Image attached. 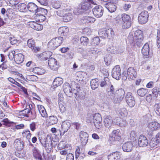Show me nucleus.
<instances>
[{
  "instance_id": "1",
  "label": "nucleus",
  "mask_w": 160,
  "mask_h": 160,
  "mask_svg": "<svg viewBox=\"0 0 160 160\" xmlns=\"http://www.w3.org/2000/svg\"><path fill=\"white\" fill-rule=\"evenodd\" d=\"M77 80L78 82V83H77L78 86L76 87V90L75 89L73 90V93L75 94V97L77 100L83 99L85 97V94L83 91L80 89L79 85L83 82V81L82 79L78 80V79H77Z\"/></svg>"
},
{
  "instance_id": "2",
  "label": "nucleus",
  "mask_w": 160,
  "mask_h": 160,
  "mask_svg": "<svg viewBox=\"0 0 160 160\" xmlns=\"http://www.w3.org/2000/svg\"><path fill=\"white\" fill-rule=\"evenodd\" d=\"M40 142L42 146L45 148L47 152L48 153H50L51 149L54 147L51 137L49 135H47L46 138L44 139L43 142H42L41 140Z\"/></svg>"
},
{
  "instance_id": "3",
  "label": "nucleus",
  "mask_w": 160,
  "mask_h": 160,
  "mask_svg": "<svg viewBox=\"0 0 160 160\" xmlns=\"http://www.w3.org/2000/svg\"><path fill=\"white\" fill-rule=\"evenodd\" d=\"M63 41V38L61 37H58L54 38L49 42L48 45L51 47L52 49H54L59 46Z\"/></svg>"
},
{
  "instance_id": "4",
  "label": "nucleus",
  "mask_w": 160,
  "mask_h": 160,
  "mask_svg": "<svg viewBox=\"0 0 160 160\" xmlns=\"http://www.w3.org/2000/svg\"><path fill=\"white\" fill-rule=\"evenodd\" d=\"M147 133L148 134L152 136L154 131L158 130L160 128V124L156 122H152L149 123Z\"/></svg>"
},
{
  "instance_id": "5",
  "label": "nucleus",
  "mask_w": 160,
  "mask_h": 160,
  "mask_svg": "<svg viewBox=\"0 0 160 160\" xmlns=\"http://www.w3.org/2000/svg\"><path fill=\"white\" fill-rule=\"evenodd\" d=\"M122 28L123 29H127L131 26V18L129 15L126 14L121 15Z\"/></svg>"
},
{
  "instance_id": "6",
  "label": "nucleus",
  "mask_w": 160,
  "mask_h": 160,
  "mask_svg": "<svg viewBox=\"0 0 160 160\" xmlns=\"http://www.w3.org/2000/svg\"><path fill=\"white\" fill-rule=\"evenodd\" d=\"M92 8V6L90 4V3L86 2L82 3L81 6V11L78 12H77L78 10H74L73 12L75 14L78 15L80 14L81 13L84 12L85 11H88Z\"/></svg>"
},
{
  "instance_id": "7",
  "label": "nucleus",
  "mask_w": 160,
  "mask_h": 160,
  "mask_svg": "<svg viewBox=\"0 0 160 160\" xmlns=\"http://www.w3.org/2000/svg\"><path fill=\"white\" fill-rule=\"evenodd\" d=\"M52 55V53L51 52L48 51L37 54L36 55L38 59L41 61H45L49 59Z\"/></svg>"
},
{
  "instance_id": "8",
  "label": "nucleus",
  "mask_w": 160,
  "mask_h": 160,
  "mask_svg": "<svg viewBox=\"0 0 160 160\" xmlns=\"http://www.w3.org/2000/svg\"><path fill=\"white\" fill-rule=\"evenodd\" d=\"M125 99L127 103L130 107H132L135 105V99L131 93L128 92L126 94Z\"/></svg>"
},
{
  "instance_id": "9",
  "label": "nucleus",
  "mask_w": 160,
  "mask_h": 160,
  "mask_svg": "<svg viewBox=\"0 0 160 160\" xmlns=\"http://www.w3.org/2000/svg\"><path fill=\"white\" fill-rule=\"evenodd\" d=\"M93 122L95 127L99 129L101 127L102 118L101 115L99 113H95L93 116Z\"/></svg>"
},
{
  "instance_id": "10",
  "label": "nucleus",
  "mask_w": 160,
  "mask_h": 160,
  "mask_svg": "<svg viewBox=\"0 0 160 160\" xmlns=\"http://www.w3.org/2000/svg\"><path fill=\"white\" fill-rule=\"evenodd\" d=\"M113 78L116 80H119L121 78V69L119 66H116L113 68L112 72Z\"/></svg>"
},
{
  "instance_id": "11",
  "label": "nucleus",
  "mask_w": 160,
  "mask_h": 160,
  "mask_svg": "<svg viewBox=\"0 0 160 160\" xmlns=\"http://www.w3.org/2000/svg\"><path fill=\"white\" fill-rule=\"evenodd\" d=\"M93 15L96 18L101 17L103 14V8L100 6H96L92 9Z\"/></svg>"
},
{
  "instance_id": "12",
  "label": "nucleus",
  "mask_w": 160,
  "mask_h": 160,
  "mask_svg": "<svg viewBox=\"0 0 160 160\" xmlns=\"http://www.w3.org/2000/svg\"><path fill=\"white\" fill-rule=\"evenodd\" d=\"M148 141L146 137L143 135H140L138 139V144L140 147H145L148 146Z\"/></svg>"
},
{
  "instance_id": "13",
  "label": "nucleus",
  "mask_w": 160,
  "mask_h": 160,
  "mask_svg": "<svg viewBox=\"0 0 160 160\" xmlns=\"http://www.w3.org/2000/svg\"><path fill=\"white\" fill-rule=\"evenodd\" d=\"M111 87L112 88L111 89L114 90V95H116L118 97V98L120 99V100H122L125 94V92L124 90L122 88L116 90L114 88L113 86L112 85H111Z\"/></svg>"
},
{
  "instance_id": "14",
  "label": "nucleus",
  "mask_w": 160,
  "mask_h": 160,
  "mask_svg": "<svg viewBox=\"0 0 160 160\" xmlns=\"http://www.w3.org/2000/svg\"><path fill=\"white\" fill-rule=\"evenodd\" d=\"M14 146L18 151L22 150L24 147V142L20 138H18L15 140Z\"/></svg>"
},
{
  "instance_id": "15",
  "label": "nucleus",
  "mask_w": 160,
  "mask_h": 160,
  "mask_svg": "<svg viewBox=\"0 0 160 160\" xmlns=\"http://www.w3.org/2000/svg\"><path fill=\"white\" fill-rule=\"evenodd\" d=\"M63 91L66 95L69 97L72 96L73 93V91H72L71 86L68 83H65L63 85Z\"/></svg>"
},
{
  "instance_id": "16",
  "label": "nucleus",
  "mask_w": 160,
  "mask_h": 160,
  "mask_svg": "<svg viewBox=\"0 0 160 160\" xmlns=\"http://www.w3.org/2000/svg\"><path fill=\"white\" fill-rule=\"evenodd\" d=\"M48 64L50 68L53 70H56L58 68L57 60L54 58H49L48 61Z\"/></svg>"
},
{
  "instance_id": "17",
  "label": "nucleus",
  "mask_w": 160,
  "mask_h": 160,
  "mask_svg": "<svg viewBox=\"0 0 160 160\" xmlns=\"http://www.w3.org/2000/svg\"><path fill=\"white\" fill-rule=\"evenodd\" d=\"M133 148V145L132 142H128L124 143L122 146V149L124 152H131Z\"/></svg>"
},
{
  "instance_id": "18",
  "label": "nucleus",
  "mask_w": 160,
  "mask_h": 160,
  "mask_svg": "<svg viewBox=\"0 0 160 160\" xmlns=\"http://www.w3.org/2000/svg\"><path fill=\"white\" fill-rule=\"evenodd\" d=\"M79 137L82 145H85L87 143L88 141V133L81 131L80 132Z\"/></svg>"
},
{
  "instance_id": "19",
  "label": "nucleus",
  "mask_w": 160,
  "mask_h": 160,
  "mask_svg": "<svg viewBox=\"0 0 160 160\" xmlns=\"http://www.w3.org/2000/svg\"><path fill=\"white\" fill-rule=\"evenodd\" d=\"M27 9L30 12L35 13L39 12L38 6L33 2H29L27 5Z\"/></svg>"
},
{
  "instance_id": "20",
  "label": "nucleus",
  "mask_w": 160,
  "mask_h": 160,
  "mask_svg": "<svg viewBox=\"0 0 160 160\" xmlns=\"http://www.w3.org/2000/svg\"><path fill=\"white\" fill-rule=\"evenodd\" d=\"M71 126V123L68 120H66L62 122L61 125V132L63 133V134H64L69 129Z\"/></svg>"
},
{
  "instance_id": "21",
  "label": "nucleus",
  "mask_w": 160,
  "mask_h": 160,
  "mask_svg": "<svg viewBox=\"0 0 160 160\" xmlns=\"http://www.w3.org/2000/svg\"><path fill=\"white\" fill-rule=\"evenodd\" d=\"M112 123L115 125H119L121 127H125L127 124L126 121L119 119L118 117L116 118L115 119L112 120Z\"/></svg>"
},
{
  "instance_id": "22",
  "label": "nucleus",
  "mask_w": 160,
  "mask_h": 160,
  "mask_svg": "<svg viewBox=\"0 0 160 160\" xmlns=\"http://www.w3.org/2000/svg\"><path fill=\"white\" fill-rule=\"evenodd\" d=\"M111 88V99L114 103L119 104L120 103L122 100H120V99L118 98V97L116 95H114V90H113Z\"/></svg>"
},
{
  "instance_id": "23",
  "label": "nucleus",
  "mask_w": 160,
  "mask_h": 160,
  "mask_svg": "<svg viewBox=\"0 0 160 160\" xmlns=\"http://www.w3.org/2000/svg\"><path fill=\"white\" fill-rule=\"evenodd\" d=\"M127 73L128 78H129L131 79H134L136 78V72L133 68H129L127 70Z\"/></svg>"
},
{
  "instance_id": "24",
  "label": "nucleus",
  "mask_w": 160,
  "mask_h": 160,
  "mask_svg": "<svg viewBox=\"0 0 160 160\" xmlns=\"http://www.w3.org/2000/svg\"><path fill=\"white\" fill-rule=\"evenodd\" d=\"M47 121L48 125H52L57 123L58 122V119L55 116H51L47 119Z\"/></svg>"
},
{
  "instance_id": "25",
  "label": "nucleus",
  "mask_w": 160,
  "mask_h": 160,
  "mask_svg": "<svg viewBox=\"0 0 160 160\" xmlns=\"http://www.w3.org/2000/svg\"><path fill=\"white\" fill-rule=\"evenodd\" d=\"M109 30L108 29V30L101 29L98 32L99 35L101 37L103 38H109Z\"/></svg>"
},
{
  "instance_id": "26",
  "label": "nucleus",
  "mask_w": 160,
  "mask_h": 160,
  "mask_svg": "<svg viewBox=\"0 0 160 160\" xmlns=\"http://www.w3.org/2000/svg\"><path fill=\"white\" fill-rule=\"evenodd\" d=\"M69 32V29L66 27H62L59 28L58 29V33L62 36H66Z\"/></svg>"
},
{
  "instance_id": "27",
  "label": "nucleus",
  "mask_w": 160,
  "mask_h": 160,
  "mask_svg": "<svg viewBox=\"0 0 160 160\" xmlns=\"http://www.w3.org/2000/svg\"><path fill=\"white\" fill-rule=\"evenodd\" d=\"M150 48L148 44L146 43L143 46L142 49V53L145 56L149 55Z\"/></svg>"
},
{
  "instance_id": "28",
  "label": "nucleus",
  "mask_w": 160,
  "mask_h": 160,
  "mask_svg": "<svg viewBox=\"0 0 160 160\" xmlns=\"http://www.w3.org/2000/svg\"><path fill=\"white\" fill-rule=\"evenodd\" d=\"M14 60L18 64L22 63L24 61V55L21 53L15 55Z\"/></svg>"
},
{
  "instance_id": "29",
  "label": "nucleus",
  "mask_w": 160,
  "mask_h": 160,
  "mask_svg": "<svg viewBox=\"0 0 160 160\" xmlns=\"http://www.w3.org/2000/svg\"><path fill=\"white\" fill-rule=\"evenodd\" d=\"M38 108L39 113L42 117L46 118L47 117L48 114L46 111L43 106L39 105H38Z\"/></svg>"
},
{
  "instance_id": "30",
  "label": "nucleus",
  "mask_w": 160,
  "mask_h": 160,
  "mask_svg": "<svg viewBox=\"0 0 160 160\" xmlns=\"http://www.w3.org/2000/svg\"><path fill=\"white\" fill-rule=\"evenodd\" d=\"M82 20L83 21V22L85 23H92L95 21V19L94 18L89 16L83 17Z\"/></svg>"
},
{
  "instance_id": "31",
  "label": "nucleus",
  "mask_w": 160,
  "mask_h": 160,
  "mask_svg": "<svg viewBox=\"0 0 160 160\" xmlns=\"http://www.w3.org/2000/svg\"><path fill=\"white\" fill-rule=\"evenodd\" d=\"M62 83V79L59 77H57L54 79L53 81L52 84L53 86L57 87L61 85Z\"/></svg>"
},
{
  "instance_id": "32",
  "label": "nucleus",
  "mask_w": 160,
  "mask_h": 160,
  "mask_svg": "<svg viewBox=\"0 0 160 160\" xmlns=\"http://www.w3.org/2000/svg\"><path fill=\"white\" fill-rule=\"evenodd\" d=\"M134 38L135 39H140V40L143 39V34L142 31L140 30H137L134 32Z\"/></svg>"
},
{
  "instance_id": "33",
  "label": "nucleus",
  "mask_w": 160,
  "mask_h": 160,
  "mask_svg": "<svg viewBox=\"0 0 160 160\" xmlns=\"http://www.w3.org/2000/svg\"><path fill=\"white\" fill-rule=\"evenodd\" d=\"M90 84L92 88L95 90L98 87L99 85L98 80L97 79H92L91 81Z\"/></svg>"
},
{
  "instance_id": "34",
  "label": "nucleus",
  "mask_w": 160,
  "mask_h": 160,
  "mask_svg": "<svg viewBox=\"0 0 160 160\" xmlns=\"http://www.w3.org/2000/svg\"><path fill=\"white\" fill-rule=\"evenodd\" d=\"M148 92V90L144 88H141L138 89L137 91L138 94L140 97H143Z\"/></svg>"
},
{
  "instance_id": "35",
  "label": "nucleus",
  "mask_w": 160,
  "mask_h": 160,
  "mask_svg": "<svg viewBox=\"0 0 160 160\" xmlns=\"http://www.w3.org/2000/svg\"><path fill=\"white\" fill-rule=\"evenodd\" d=\"M72 18V14L70 13H65L63 17V19L64 22H67L70 21Z\"/></svg>"
},
{
  "instance_id": "36",
  "label": "nucleus",
  "mask_w": 160,
  "mask_h": 160,
  "mask_svg": "<svg viewBox=\"0 0 160 160\" xmlns=\"http://www.w3.org/2000/svg\"><path fill=\"white\" fill-rule=\"evenodd\" d=\"M148 17H142L138 16V20L139 22L141 24H145L148 20Z\"/></svg>"
},
{
  "instance_id": "37",
  "label": "nucleus",
  "mask_w": 160,
  "mask_h": 160,
  "mask_svg": "<svg viewBox=\"0 0 160 160\" xmlns=\"http://www.w3.org/2000/svg\"><path fill=\"white\" fill-rule=\"evenodd\" d=\"M118 130H113L112 132V136H111V141H115L119 139L118 136Z\"/></svg>"
},
{
  "instance_id": "38",
  "label": "nucleus",
  "mask_w": 160,
  "mask_h": 160,
  "mask_svg": "<svg viewBox=\"0 0 160 160\" xmlns=\"http://www.w3.org/2000/svg\"><path fill=\"white\" fill-rule=\"evenodd\" d=\"M33 156L34 157L38 159V160H42V157L41 155L38 152L36 149L33 150Z\"/></svg>"
},
{
  "instance_id": "39",
  "label": "nucleus",
  "mask_w": 160,
  "mask_h": 160,
  "mask_svg": "<svg viewBox=\"0 0 160 160\" xmlns=\"http://www.w3.org/2000/svg\"><path fill=\"white\" fill-rule=\"evenodd\" d=\"M119 114V115L122 118H124L127 116L128 112L125 108H122L120 109Z\"/></svg>"
},
{
  "instance_id": "40",
  "label": "nucleus",
  "mask_w": 160,
  "mask_h": 160,
  "mask_svg": "<svg viewBox=\"0 0 160 160\" xmlns=\"http://www.w3.org/2000/svg\"><path fill=\"white\" fill-rule=\"evenodd\" d=\"M33 71L38 74L41 75L45 73V70L43 69H41L39 67H36L33 69Z\"/></svg>"
},
{
  "instance_id": "41",
  "label": "nucleus",
  "mask_w": 160,
  "mask_h": 160,
  "mask_svg": "<svg viewBox=\"0 0 160 160\" xmlns=\"http://www.w3.org/2000/svg\"><path fill=\"white\" fill-rule=\"evenodd\" d=\"M27 44L28 47L32 49H34V48L35 46V42L32 39L28 40Z\"/></svg>"
},
{
  "instance_id": "42",
  "label": "nucleus",
  "mask_w": 160,
  "mask_h": 160,
  "mask_svg": "<svg viewBox=\"0 0 160 160\" xmlns=\"http://www.w3.org/2000/svg\"><path fill=\"white\" fill-rule=\"evenodd\" d=\"M32 28L37 30H40L43 29V26L36 22H34Z\"/></svg>"
},
{
  "instance_id": "43",
  "label": "nucleus",
  "mask_w": 160,
  "mask_h": 160,
  "mask_svg": "<svg viewBox=\"0 0 160 160\" xmlns=\"http://www.w3.org/2000/svg\"><path fill=\"white\" fill-rule=\"evenodd\" d=\"M27 8V5L24 3H21L19 4L18 6V8L19 9L20 11L21 12H24L26 11Z\"/></svg>"
},
{
  "instance_id": "44",
  "label": "nucleus",
  "mask_w": 160,
  "mask_h": 160,
  "mask_svg": "<svg viewBox=\"0 0 160 160\" xmlns=\"http://www.w3.org/2000/svg\"><path fill=\"white\" fill-rule=\"evenodd\" d=\"M80 41L82 45L86 46H87V44L89 42L88 38L87 37H81Z\"/></svg>"
},
{
  "instance_id": "45",
  "label": "nucleus",
  "mask_w": 160,
  "mask_h": 160,
  "mask_svg": "<svg viewBox=\"0 0 160 160\" xmlns=\"http://www.w3.org/2000/svg\"><path fill=\"white\" fill-rule=\"evenodd\" d=\"M104 124L105 127L109 129L110 128V119L109 116H107L104 119Z\"/></svg>"
},
{
  "instance_id": "46",
  "label": "nucleus",
  "mask_w": 160,
  "mask_h": 160,
  "mask_svg": "<svg viewBox=\"0 0 160 160\" xmlns=\"http://www.w3.org/2000/svg\"><path fill=\"white\" fill-rule=\"evenodd\" d=\"M154 110L156 113L160 116V103H156L154 105Z\"/></svg>"
},
{
  "instance_id": "47",
  "label": "nucleus",
  "mask_w": 160,
  "mask_h": 160,
  "mask_svg": "<svg viewBox=\"0 0 160 160\" xmlns=\"http://www.w3.org/2000/svg\"><path fill=\"white\" fill-rule=\"evenodd\" d=\"M22 134L23 136H26V138L27 139L29 140L30 139L31 134L30 132V131L28 130H26L24 131L22 133Z\"/></svg>"
},
{
  "instance_id": "48",
  "label": "nucleus",
  "mask_w": 160,
  "mask_h": 160,
  "mask_svg": "<svg viewBox=\"0 0 160 160\" xmlns=\"http://www.w3.org/2000/svg\"><path fill=\"white\" fill-rule=\"evenodd\" d=\"M127 40L131 44H132L133 45L135 43V42L132 33H130L129 34Z\"/></svg>"
},
{
  "instance_id": "49",
  "label": "nucleus",
  "mask_w": 160,
  "mask_h": 160,
  "mask_svg": "<svg viewBox=\"0 0 160 160\" xmlns=\"http://www.w3.org/2000/svg\"><path fill=\"white\" fill-rule=\"evenodd\" d=\"M107 85H109V79L107 77H105L104 78V81L101 82L100 86L101 87H103Z\"/></svg>"
},
{
  "instance_id": "50",
  "label": "nucleus",
  "mask_w": 160,
  "mask_h": 160,
  "mask_svg": "<svg viewBox=\"0 0 160 160\" xmlns=\"http://www.w3.org/2000/svg\"><path fill=\"white\" fill-rule=\"evenodd\" d=\"M100 39L98 37H94L92 39V44L96 46L98 45L100 42Z\"/></svg>"
},
{
  "instance_id": "51",
  "label": "nucleus",
  "mask_w": 160,
  "mask_h": 160,
  "mask_svg": "<svg viewBox=\"0 0 160 160\" xmlns=\"http://www.w3.org/2000/svg\"><path fill=\"white\" fill-rule=\"evenodd\" d=\"M157 142L155 138H152L151 140L148 143V144L151 147H154L156 146Z\"/></svg>"
},
{
  "instance_id": "52",
  "label": "nucleus",
  "mask_w": 160,
  "mask_h": 160,
  "mask_svg": "<svg viewBox=\"0 0 160 160\" xmlns=\"http://www.w3.org/2000/svg\"><path fill=\"white\" fill-rule=\"evenodd\" d=\"M135 39V43L134 44H135V45L139 48L141 47L142 45V42L143 39H142V40H140V39Z\"/></svg>"
},
{
  "instance_id": "53",
  "label": "nucleus",
  "mask_w": 160,
  "mask_h": 160,
  "mask_svg": "<svg viewBox=\"0 0 160 160\" xmlns=\"http://www.w3.org/2000/svg\"><path fill=\"white\" fill-rule=\"evenodd\" d=\"M9 40L11 44L12 45H14L18 42V40L13 35L9 37Z\"/></svg>"
},
{
  "instance_id": "54",
  "label": "nucleus",
  "mask_w": 160,
  "mask_h": 160,
  "mask_svg": "<svg viewBox=\"0 0 160 160\" xmlns=\"http://www.w3.org/2000/svg\"><path fill=\"white\" fill-rule=\"evenodd\" d=\"M136 133L134 131H131L130 133V139L134 141L135 140V138L136 136Z\"/></svg>"
},
{
  "instance_id": "55",
  "label": "nucleus",
  "mask_w": 160,
  "mask_h": 160,
  "mask_svg": "<svg viewBox=\"0 0 160 160\" xmlns=\"http://www.w3.org/2000/svg\"><path fill=\"white\" fill-rule=\"evenodd\" d=\"M116 3L115 2L112 3L111 2V13L114 12L116 10L117 7L116 5Z\"/></svg>"
},
{
  "instance_id": "56",
  "label": "nucleus",
  "mask_w": 160,
  "mask_h": 160,
  "mask_svg": "<svg viewBox=\"0 0 160 160\" xmlns=\"http://www.w3.org/2000/svg\"><path fill=\"white\" fill-rule=\"evenodd\" d=\"M15 52L14 51H11L9 53L8 56L9 59L10 60L13 59V58H15Z\"/></svg>"
},
{
  "instance_id": "57",
  "label": "nucleus",
  "mask_w": 160,
  "mask_h": 160,
  "mask_svg": "<svg viewBox=\"0 0 160 160\" xmlns=\"http://www.w3.org/2000/svg\"><path fill=\"white\" fill-rule=\"evenodd\" d=\"M158 92H159L158 88L157 89L156 87L153 88L152 90V93L156 97H157L158 95Z\"/></svg>"
},
{
  "instance_id": "58",
  "label": "nucleus",
  "mask_w": 160,
  "mask_h": 160,
  "mask_svg": "<svg viewBox=\"0 0 160 160\" xmlns=\"http://www.w3.org/2000/svg\"><path fill=\"white\" fill-rule=\"evenodd\" d=\"M66 10H62L61 11H58L57 12V14L59 16L63 17L65 13Z\"/></svg>"
},
{
  "instance_id": "59",
  "label": "nucleus",
  "mask_w": 160,
  "mask_h": 160,
  "mask_svg": "<svg viewBox=\"0 0 160 160\" xmlns=\"http://www.w3.org/2000/svg\"><path fill=\"white\" fill-rule=\"evenodd\" d=\"M116 22L119 24L122 23L121 15L118 16L115 18Z\"/></svg>"
},
{
  "instance_id": "60",
  "label": "nucleus",
  "mask_w": 160,
  "mask_h": 160,
  "mask_svg": "<svg viewBox=\"0 0 160 160\" xmlns=\"http://www.w3.org/2000/svg\"><path fill=\"white\" fill-rule=\"evenodd\" d=\"M36 124L34 122H32L30 124V128L32 131H34L36 129Z\"/></svg>"
},
{
  "instance_id": "61",
  "label": "nucleus",
  "mask_w": 160,
  "mask_h": 160,
  "mask_svg": "<svg viewBox=\"0 0 160 160\" xmlns=\"http://www.w3.org/2000/svg\"><path fill=\"white\" fill-rule=\"evenodd\" d=\"M20 150L18 151L17 152H15L16 155L19 157V158H22L24 157V154L22 153H21V152Z\"/></svg>"
},
{
  "instance_id": "62",
  "label": "nucleus",
  "mask_w": 160,
  "mask_h": 160,
  "mask_svg": "<svg viewBox=\"0 0 160 160\" xmlns=\"http://www.w3.org/2000/svg\"><path fill=\"white\" fill-rule=\"evenodd\" d=\"M40 3L43 5L46 6L48 4L47 0H37Z\"/></svg>"
},
{
  "instance_id": "63",
  "label": "nucleus",
  "mask_w": 160,
  "mask_h": 160,
  "mask_svg": "<svg viewBox=\"0 0 160 160\" xmlns=\"http://www.w3.org/2000/svg\"><path fill=\"white\" fill-rule=\"evenodd\" d=\"M74 156L72 153L68 154L66 160H74Z\"/></svg>"
},
{
  "instance_id": "64",
  "label": "nucleus",
  "mask_w": 160,
  "mask_h": 160,
  "mask_svg": "<svg viewBox=\"0 0 160 160\" xmlns=\"http://www.w3.org/2000/svg\"><path fill=\"white\" fill-rule=\"evenodd\" d=\"M90 52L93 54H95L98 53L99 51L97 48H91Z\"/></svg>"
}]
</instances>
